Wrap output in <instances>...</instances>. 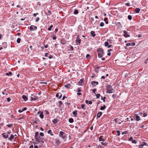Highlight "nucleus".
Listing matches in <instances>:
<instances>
[{"mask_svg":"<svg viewBox=\"0 0 148 148\" xmlns=\"http://www.w3.org/2000/svg\"><path fill=\"white\" fill-rule=\"evenodd\" d=\"M97 51L98 53V57L99 58H102L103 54L104 53L103 49L102 48H100L97 50Z\"/></svg>","mask_w":148,"mask_h":148,"instance_id":"1","label":"nucleus"},{"mask_svg":"<svg viewBox=\"0 0 148 148\" xmlns=\"http://www.w3.org/2000/svg\"><path fill=\"white\" fill-rule=\"evenodd\" d=\"M107 91L106 92V93H112L113 92L112 90H113L112 86L110 85H108L107 86Z\"/></svg>","mask_w":148,"mask_h":148,"instance_id":"2","label":"nucleus"},{"mask_svg":"<svg viewBox=\"0 0 148 148\" xmlns=\"http://www.w3.org/2000/svg\"><path fill=\"white\" fill-rule=\"evenodd\" d=\"M59 136L61 137L64 140H65L66 138V134H64V133L62 131H60V132Z\"/></svg>","mask_w":148,"mask_h":148,"instance_id":"3","label":"nucleus"},{"mask_svg":"<svg viewBox=\"0 0 148 148\" xmlns=\"http://www.w3.org/2000/svg\"><path fill=\"white\" fill-rule=\"evenodd\" d=\"M39 134V132H36L35 133V138L36 140L38 142H40L41 141L40 136L38 137Z\"/></svg>","mask_w":148,"mask_h":148,"instance_id":"4","label":"nucleus"},{"mask_svg":"<svg viewBox=\"0 0 148 148\" xmlns=\"http://www.w3.org/2000/svg\"><path fill=\"white\" fill-rule=\"evenodd\" d=\"M124 33L123 36L125 38L128 37L130 36V35L128 34L127 32L125 30L123 31Z\"/></svg>","mask_w":148,"mask_h":148,"instance_id":"5","label":"nucleus"},{"mask_svg":"<svg viewBox=\"0 0 148 148\" xmlns=\"http://www.w3.org/2000/svg\"><path fill=\"white\" fill-rule=\"evenodd\" d=\"M134 116V118L135 119V120H136L137 121H138L140 120V117L137 115V114H135Z\"/></svg>","mask_w":148,"mask_h":148,"instance_id":"6","label":"nucleus"},{"mask_svg":"<svg viewBox=\"0 0 148 148\" xmlns=\"http://www.w3.org/2000/svg\"><path fill=\"white\" fill-rule=\"evenodd\" d=\"M37 29V27L34 25H32L30 27V29L32 31H34V30H36Z\"/></svg>","mask_w":148,"mask_h":148,"instance_id":"7","label":"nucleus"},{"mask_svg":"<svg viewBox=\"0 0 148 148\" xmlns=\"http://www.w3.org/2000/svg\"><path fill=\"white\" fill-rule=\"evenodd\" d=\"M98 84V82H97L93 81L91 82V84L93 85V86H95L96 85Z\"/></svg>","mask_w":148,"mask_h":148,"instance_id":"8","label":"nucleus"},{"mask_svg":"<svg viewBox=\"0 0 148 148\" xmlns=\"http://www.w3.org/2000/svg\"><path fill=\"white\" fill-rule=\"evenodd\" d=\"M2 135L5 138H7L8 137V135L6 134L5 133H3L2 134Z\"/></svg>","mask_w":148,"mask_h":148,"instance_id":"9","label":"nucleus"},{"mask_svg":"<svg viewBox=\"0 0 148 148\" xmlns=\"http://www.w3.org/2000/svg\"><path fill=\"white\" fill-rule=\"evenodd\" d=\"M62 96V94L60 93H58L56 95V97H59V99Z\"/></svg>","mask_w":148,"mask_h":148,"instance_id":"10","label":"nucleus"},{"mask_svg":"<svg viewBox=\"0 0 148 148\" xmlns=\"http://www.w3.org/2000/svg\"><path fill=\"white\" fill-rule=\"evenodd\" d=\"M14 136L13 134H11L10 135V137H9L8 138L9 140L12 141L14 138Z\"/></svg>","mask_w":148,"mask_h":148,"instance_id":"11","label":"nucleus"},{"mask_svg":"<svg viewBox=\"0 0 148 148\" xmlns=\"http://www.w3.org/2000/svg\"><path fill=\"white\" fill-rule=\"evenodd\" d=\"M81 42V39L80 38H76V42L77 44H80Z\"/></svg>","mask_w":148,"mask_h":148,"instance_id":"12","label":"nucleus"},{"mask_svg":"<svg viewBox=\"0 0 148 148\" xmlns=\"http://www.w3.org/2000/svg\"><path fill=\"white\" fill-rule=\"evenodd\" d=\"M77 111L75 110L74 111H73L72 112V114L74 115V116L75 117L77 116Z\"/></svg>","mask_w":148,"mask_h":148,"instance_id":"13","label":"nucleus"},{"mask_svg":"<svg viewBox=\"0 0 148 148\" xmlns=\"http://www.w3.org/2000/svg\"><path fill=\"white\" fill-rule=\"evenodd\" d=\"M22 98L25 101H26L28 99L27 98L25 95H23L22 96Z\"/></svg>","mask_w":148,"mask_h":148,"instance_id":"14","label":"nucleus"},{"mask_svg":"<svg viewBox=\"0 0 148 148\" xmlns=\"http://www.w3.org/2000/svg\"><path fill=\"white\" fill-rule=\"evenodd\" d=\"M55 143L58 146L60 144V141L59 140H56Z\"/></svg>","mask_w":148,"mask_h":148,"instance_id":"15","label":"nucleus"},{"mask_svg":"<svg viewBox=\"0 0 148 148\" xmlns=\"http://www.w3.org/2000/svg\"><path fill=\"white\" fill-rule=\"evenodd\" d=\"M39 116L40 117V118L41 119H42L44 118V115L43 114V112H40V114L39 115Z\"/></svg>","mask_w":148,"mask_h":148,"instance_id":"16","label":"nucleus"},{"mask_svg":"<svg viewBox=\"0 0 148 148\" xmlns=\"http://www.w3.org/2000/svg\"><path fill=\"white\" fill-rule=\"evenodd\" d=\"M52 121L54 124H56L58 122L57 119H55L52 120Z\"/></svg>","mask_w":148,"mask_h":148,"instance_id":"17","label":"nucleus"},{"mask_svg":"<svg viewBox=\"0 0 148 148\" xmlns=\"http://www.w3.org/2000/svg\"><path fill=\"white\" fill-rule=\"evenodd\" d=\"M102 114V113L101 112H98L97 115V118H99L101 116V115Z\"/></svg>","mask_w":148,"mask_h":148,"instance_id":"18","label":"nucleus"},{"mask_svg":"<svg viewBox=\"0 0 148 148\" xmlns=\"http://www.w3.org/2000/svg\"><path fill=\"white\" fill-rule=\"evenodd\" d=\"M103 136H101L99 138V141H102L104 142V140L103 138Z\"/></svg>","mask_w":148,"mask_h":148,"instance_id":"19","label":"nucleus"},{"mask_svg":"<svg viewBox=\"0 0 148 148\" xmlns=\"http://www.w3.org/2000/svg\"><path fill=\"white\" fill-rule=\"evenodd\" d=\"M140 9L139 8H136L135 10V11L136 13H139L140 11Z\"/></svg>","mask_w":148,"mask_h":148,"instance_id":"20","label":"nucleus"},{"mask_svg":"<svg viewBox=\"0 0 148 148\" xmlns=\"http://www.w3.org/2000/svg\"><path fill=\"white\" fill-rule=\"evenodd\" d=\"M90 34L93 37H94L96 35V34H95V32L94 31H91L90 32Z\"/></svg>","mask_w":148,"mask_h":148,"instance_id":"21","label":"nucleus"},{"mask_svg":"<svg viewBox=\"0 0 148 148\" xmlns=\"http://www.w3.org/2000/svg\"><path fill=\"white\" fill-rule=\"evenodd\" d=\"M106 108V106L105 105H103V106H101L100 108V109L101 110H103Z\"/></svg>","mask_w":148,"mask_h":148,"instance_id":"22","label":"nucleus"},{"mask_svg":"<svg viewBox=\"0 0 148 148\" xmlns=\"http://www.w3.org/2000/svg\"><path fill=\"white\" fill-rule=\"evenodd\" d=\"M31 99L32 100L35 101L36 100L38 99V97L36 96H34V97H31Z\"/></svg>","mask_w":148,"mask_h":148,"instance_id":"23","label":"nucleus"},{"mask_svg":"<svg viewBox=\"0 0 148 148\" xmlns=\"http://www.w3.org/2000/svg\"><path fill=\"white\" fill-rule=\"evenodd\" d=\"M108 18L106 17H105L104 19V21L105 22V23H106V24H108Z\"/></svg>","mask_w":148,"mask_h":148,"instance_id":"24","label":"nucleus"},{"mask_svg":"<svg viewBox=\"0 0 148 148\" xmlns=\"http://www.w3.org/2000/svg\"><path fill=\"white\" fill-rule=\"evenodd\" d=\"M12 75V73L11 72L9 73H7L5 74V75L7 76H11Z\"/></svg>","mask_w":148,"mask_h":148,"instance_id":"25","label":"nucleus"},{"mask_svg":"<svg viewBox=\"0 0 148 148\" xmlns=\"http://www.w3.org/2000/svg\"><path fill=\"white\" fill-rule=\"evenodd\" d=\"M69 121L70 123H73L74 121V120L72 118H70L69 119Z\"/></svg>","mask_w":148,"mask_h":148,"instance_id":"26","label":"nucleus"},{"mask_svg":"<svg viewBox=\"0 0 148 148\" xmlns=\"http://www.w3.org/2000/svg\"><path fill=\"white\" fill-rule=\"evenodd\" d=\"M83 82V80L82 79H81L78 83L80 85H81L82 84Z\"/></svg>","mask_w":148,"mask_h":148,"instance_id":"27","label":"nucleus"},{"mask_svg":"<svg viewBox=\"0 0 148 148\" xmlns=\"http://www.w3.org/2000/svg\"><path fill=\"white\" fill-rule=\"evenodd\" d=\"M64 86L65 87H66V88H70V84H67L66 85Z\"/></svg>","mask_w":148,"mask_h":148,"instance_id":"28","label":"nucleus"},{"mask_svg":"<svg viewBox=\"0 0 148 148\" xmlns=\"http://www.w3.org/2000/svg\"><path fill=\"white\" fill-rule=\"evenodd\" d=\"M81 108L83 109V110H85L86 109V108L85 107V105L84 104H82L81 105Z\"/></svg>","mask_w":148,"mask_h":148,"instance_id":"29","label":"nucleus"},{"mask_svg":"<svg viewBox=\"0 0 148 148\" xmlns=\"http://www.w3.org/2000/svg\"><path fill=\"white\" fill-rule=\"evenodd\" d=\"M109 43L107 41H106L104 43V45L105 47H108L109 45Z\"/></svg>","mask_w":148,"mask_h":148,"instance_id":"30","label":"nucleus"},{"mask_svg":"<svg viewBox=\"0 0 148 148\" xmlns=\"http://www.w3.org/2000/svg\"><path fill=\"white\" fill-rule=\"evenodd\" d=\"M51 130H49L48 132H47L48 134H50V135L51 136H53V134L51 132Z\"/></svg>","mask_w":148,"mask_h":148,"instance_id":"31","label":"nucleus"},{"mask_svg":"<svg viewBox=\"0 0 148 148\" xmlns=\"http://www.w3.org/2000/svg\"><path fill=\"white\" fill-rule=\"evenodd\" d=\"M78 10H74V14H78Z\"/></svg>","mask_w":148,"mask_h":148,"instance_id":"32","label":"nucleus"},{"mask_svg":"<svg viewBox=\"0 0 148 148\" xmlns=\"http://www.w3.org/2000/svg\"><path fill=\"white\" fill-rule=\"evenodd\" d=\"M53 27V25H51L49 27L48 29V30L49 31H50L51 30V29Z\"/></svg>","mask_w":148,"mask_h":148,"instance_id":"33","label":"nucleus"},{"mask_svg":"<svg viewBox=\"0 0 148 148\" xmlns=\"http://www.w3.org/2000/svg\"><path fill=\"white\" fill-rule=\"evenodd\" d=\"M21 40V39L20 38H18L16 42L18 43H19L20 42Z\"/></svg>","mask_w":148,"mask_h":148,"instance_id":"34","label":"nucleus"},{"mask_svg":"<svg viewBox=\"0 0 148 148\" xmlns=\"http://www.w3.org/2000/svg\"><path fill=\"white\" fill-rule=\"evenodd\" d=\"M95 95L96 97L97 98V99L99 98L100 96V94H95Z\"/></svg>","mask_w":148,"mask_h":148,"instance_id":"35","label":"nucleus"},{"mask_svg":"<svg viewBox=\"0 0 148 148\" xmlns=\"http://www.w3.org/2000/svg\"><path fill=\"white\" fill-rule=\"evenodd\" d=\"M128 18L130 20L132 19V17L131 15H129L128 16Z\"/></svg>","mask_w":148,"mask_h":148,"instance_id":"36","label":"nucleus"},{"mask_svg":"<svg viewBox=\"0 0 148 148\" xmlns=\"http://www.w3.org/2000/svg\"><path fill=\"white\" fill-rule=\"evenodd\" d=\"M128 132L127 131H125L123 132L122 133V135H123L124 134H126L128 133Z\"/></svg>","mask_w":148,"mask_h":148,"instance_id":"37","label":"nucleus"},{"mask_svg":"<svg viewBox=\"0 0 148 148\" xmlns=\"http://www.w3.org/2000/svg\"><path fill=\"white\" fill-rule=\"evenodd\" d=\"M86 58L87 59H89L90 58V55L89 54H87L86 56Z\"/></svg>","mask_w":148,"mask_h":148,"instance_id":"38","label":"nucleus"},{"mask_svg":"<svg viewBox=\"0 0 148 148\" xmlns=\"http://www.w3.org/2000/svg\"><path fill=\"white\" fill-rule=\"evenodd\" d=\"M133 44V43H127L126 44V45L127 46H131V45L132 44Z\"/></svg>","mask_w":148,"mask_h":148,"instance_id":"39","label":"nucleus"},{"mask_svg":"<svg viewBox=\"0 0 148 148\" xmlns=\"http://www.w3.org/2000/svg\"><path fill=\"white\" fill-rule=\"evenodd\" d=\"M101 99L102 100H103V101L104 102H105V98H106V97H103V98L102 97V96H101Z\"/></svg>","mask_w":148,"mask_h":148,"instance_id":"40","label":"nucleus"},{"mask_svg":"<svg viewBox=\"0 0 148 148\" xmlns=\"http://www.w3.org/2000/svg\"><path fill=\"white\" fill-rule=\"evenodd\" d=\"M40 20V18L38 17H37L36 20H35V21L36 22H38Z\"/></svg>","mask_w":148,"mask_h":148,"instance_id":"41","label":"nucleus"},{"mask_svg":"<svg viewBox=\"0 0 148 148\" xmlns=\"http://www.w3.org/2000/svg\"><path fill=\"white\" fill-rule=\"evenodd\" d=\"M104 23L103 22H101L100 23V26L101 27H103L104 26Z\"/></svg>","mask_w":148,"mask_h":148,"instance_id":"42","label":"nucleus"},{"mask_svg":"<svg viewBox=\"0 0 148 148\" xmlns=\"http://www.w3.org/2000/svg\"><path fill=\"white\" fill-rule=\"evenodd\" d=\"M132 141L133 143L135 144L137 142L135 140H133Z\"/></svg>","mask_w":148,"mask_h":148,"instance_id":"43","label":"nucleus"},{"mask_svg":"<svg viewBox=\"0 0 148 148\" xmlns=\"http://www.w3.org/2000/svg\"><path fill=\"white\" fill-rule=\"evenodd\" d=\"M133 140V137H131L129 138L128 140L129 141H132Z\"/></svg>","mask_w":148,"mask_h":148,"instance_id":"44","label":"nucleus"},{"mask_svg":"<svg viewBox=\"0 0 148 148\" xmlns=\"http://www.w3.org/2000/svg\"><path fill=\"white\" fill-rule=\"evenodd\" d=\"M101 143L102 145H106L107 144V143H106V142H105V143L101 142Z\"/></svg>","mask_w":148,"mask_h":148,"instance_id":"45","label":"nucleus"},{"mask_svg":"<svg viewBox=\"0 0 148 148\" xmlns=\"http://www.w3.org/2000/svg\"><path fill=\"white\" fill-rule=\"evenodd\" d=\"M40 135L42 136H44V134L43 132H40Z\"/></svg>","mask_w":148,"mask_h":148,"instance_id":"46","label":"nucleus"},{"mask_svg":"<svg viewBox=\"0 0 148 148\" xmlns=\"http://www.w3.org/2000/svg\"><path fill=\"white\" fill-rule=\"evenodd\" d=\"M12 124L7 125V126L9 127H11L12 126Z\"/></svg>","mask_w":148,"mask_h":148,"instance_id":"47","label":"nucleus"},{"mask_svg":"<svg viewBox=\"0 0 148 148\" xmlns=\"http://www.w3.org/2000/svg\"><path fill=\"white\" fill-rule=\"evenodd\" d=\"M116 132L118 133V134H117L119 136H120V134H121L120 131H119V130L117 131Z\"/></svg>","mask_w":148,"mask_h":148,"instance_id":"48","label":"nucleus"},{"mask_svg":"<svg viewBox=\"0 0 148 148\" xmlns=\"http://www.w3.org/2000/svg\"><path fill=\"white\" fill-rule=\"evenodd\" d=\"M112 97L114 98L115 99L116 97V95H115L114 94H113L112 96Z\"/></svg>","mask_w":148,"mask_h":148,"instance_id":"49","label":"nucleus"},{"mask_svg":"<svg viewBox=\"0 0 148 148\" xmlns=\"http://www.w3.org/2000/svg\"><path fill=\"white\" fill-rule=\"evenodd\" d=\"M40 83L41 84H47V83L46 82H40Z\"/></svg>","mask_w":148,"mask_h":148,"instance_id":"50","label":"nucleus"},{"mask_svg":"<svg viewBox=\"0 0 148 148\" xmlns=\"http://www.w3.org/2000/svg\"><path fill=\"white\" fill-rule=\"evenodd\" d=\"M125 5H126L127 6H130V3H125Z\"/></svg>","mask_w":148,"mask_h":148,"instance_id":"51","label":"nucleus"},{"mask_svg":"<svg viewBox=\"0 0 148 148\" xmlns=\"http://www.w3.org/2000/svg\"><path fill=\"white\" fill-rule=\"evenodd\" d=\"M27 109V108L26 107H25L23 108L22 110V111H24L25 110Z\"/></svg>","mask_w":148,"mask_h":148,"instance_id":"52","label":"nucleus"},{"mask_svg":"<svg viewBox=\"0 0 148 148\" xmlns=\"http://www.w3.org/2000/svg\"><path fill=\"white\" fill-rule=\"evenodd\" d=\"M59 103H60V105H59L60 107V105H62L63 104L62 102L60 101L59 102Z\"/></svg>","mask_w":148,"mask_h":148,"instance_id":"53","label":"nucleus"},{"mask_svg":"<svg viewBox=\"0 0 148 148\" xmlns=\"http://www.w3.org/2000/svg\"><path fill=\"white\" fill-rule=\"evenodd\" d=\"M147 116V114L146 113H144L143 114V116L144 117H145Z\"/></svg>","mask_w":148,"mask_h":148,"instance_id":"54","label":"nucleus"},{"mask_svg":"<svg viewBox=\"0 0 148 148\" xmlns=\"http://www.w3.org/2000/svg\"><path fill=\"white\" fill-rule=\"evenodd\" d=\"M6 134L8 135L9 136V135L10 134V131H8V132H7L6 133H5Z\"/></svg>","mask_w":148,"mask_h":148,"instance_id":"55","label":"nucleus"},{"mask_svg":"<svg viewBox=\"0 0 148 148\" xmlns=\"http://www.w3.org/2000/svg\"><path fill=\"white\" fill-rule=\"evenodd\" d=\"M38 13H34L33 14V16H36L37 15H38Z\"/></svg>","mask_w":148,"mask_h":148,"instance_id":"56","label":"nucleus"},{"mask_svg":"<svg viewBox=\"0 0 148 148\" xmlns=\"http://www.w3.org/2000/svg\"><path fill=\"white\" fill-rule=\"evenodd\" d=\"M143 145H140L139 146L138 148H143Z\"/></svg>","mask_w":148,"mask_h":148,"instance_id":"57","label":"nucleus"},{"mask_svg":"<svg viewBox=\"0 0 148 148\" xmlns=\"http://www.w3.org/2000/svg\"><path fill=\"white\" fill-rule=\"evenodd\" d=\"M45 112H46V113L47 114H49V112L47 111V110H45Z\"/></svg>","mask_w":148,"mask_h":148,"instance_id":"58","label":"nucleus"},{"mask_svg":"<svg viewBox=\"0 0 148 148\" xmlns=\"http://www.w3.org/2000/svg\"><path fill=\"white\" fill-rule=\"evenodd\" d=\"M96 89H93V90H92V91L94 93V94H96V93L95 92V91H96Z\"/></svg>","mask_w":148,"mask_h":148,"instance_id":"59","label":"nucleus"},{"mask_svg":"<svg viewBox=\"0 0 148 148\" xmlns=\"http://www.w3.org/2000/svg\"><path fill=\"white\" fill-rule=\"evenodd\" d=\"M142 145H143V146L144 145H147V143L146 142H144L143 143V144H142Z\"/></svg>","mask_w":148,"mask_h":148,"instance_id":"60","label":"nucleus"},{"mask_svg":"<svg viewBox=\"0 0 148 148\" xmlns=\"http://www.w3.org/2000/svg\"><path fill=\"white\" fill-rule=\"evenodd\" d=\"M58 31V28H56L55 29V33L56 34V33Z\"/></svg>","mask_w":148,"mask_h":148,"instance_id":"61","label":"nucleus"},{"mask_svg":"<svg viewBox=\"0 0 148 148\" xmlns=\"http://www.w3.org/2000/svg\"><path fill=\"white\" fill-rule=\"evenodd\" d=\"M7 101L8 102L10 101L11 100V99L10 97H8L7 98Z\"/></svg>","mask_w":148,"mask_h":148,"instance_id":"62","label":"nucleus"},{"mask_svg":"<svg viewBox=\"0 0 148 148\" xmlns=\"http://www.w3.org/2000/svg\"><path fill=\"white\" fill-rule=\"evenodd\" d=\"M53 57V56L51 55H50L49 57V59H51Z\"/></svg>","mask_w":148,"mask_h":148,"instance_id":"63","label":"nucleus"},{"mask_svg":"<svg viewBox=\"0 0 148 148\" xmlns=\"http://www.w3.org/2000/svg\"><path fill=\"white\" fill-rule=\"evenodd\" d=\"M90 19L92 21H93L94 20V18L93 17H91Z\"/></svg>","mask_w":148,"mask_h":148,"instance_id":"64","label":"nucleus"}]
</instances>
